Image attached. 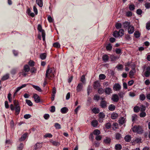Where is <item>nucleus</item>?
I'll use <instances>...</instances> for the list:
<instances>
[{
	"label": "nucleus",
	"mask_w": 150,
	"mask_h": 150,
	"mask_svg": "<svg viewBox=\"0 0 150 150\" xmlns=\"http://www.w3.org/2000/svg\"><path fill=\"white\" fill-rule=\"evenodd\" d=\"M132 129L133 132L138 134H142L144 131L142 127L140 126L135 125Z\"/></svg>",
	"instance_id": "f257e3e1"
},
{
	"label": "nucleus",
	"mask_w": 150,
	"mask_h": 150,
	"mask_svg": "<svg viewBox=\"0 0 150 150\" xmlns=\"http://www.w3.org/2000/svg\"><path fill=\"white\" fill-rule=\"evenodd\" d=\"M38 30L39 32L41 33L43 40L45 41V30L42 29V27L41 25L40 24L38 25Z\"/></svg>",
	"instance_id": "f03ea898"
},
{
	"label": "nucleus",
	"mask_w": 150,
	"mask_h": 150,
	"mask_svg": "<svg viewBox=\"0 0 150 150\" xmlns=\"http://www.w3.org/2000/svg\"><path fill=\"white\" fill-rule=\"evenodd\" d=\"M111 99L114 102H117L119 100V98L117 94H114L112 95Z\"/></svg>",
	"instance_id": "7ed1b4c3"
},
{
	"label": "nucleus",
	"mask_w": 150,
	"mask_h": 150,
	"mask_svg": "<svg viewBox=\"0 0 150 150\" xmlns=\"http://www.w3.org/2000/svg\"><path fill=\"white\" fill-rule=\"evenodd\" d=\"M33 98H34L35 101L36 103H38L40 102V100L39 96L37 94L34 93L33 94Z\"/></svg>",
	"instance_id": "20e7f679"
},
{
	"label": "nucleus",
	"mask_w": 150,
	"mask_h": 150,
	"mask_svg": "<svg viewBox=\"0 0 150 150\" xmlns=\"http://www.w3.org/2000/svg\"><path fill=\"white\" fill-rule=\"evenodd\" d=\"M121 88V86L118 83H115L113 87V90L115 91H119Z\"/></svg>",
	"instance_id": "39448f33"
},
{
	"label": "nucleus",
	"mask_w": 150,
	"mask_h": 150,
	"mask_svg": "<svg viewBox=\"0 0 150 150\" xmlns=\"http://www.w3.org/2000/svg\"><path fill=\"white\" fill-rule=\"evenodd\" d=\"M107 102L105 100H101L100 102V106L103 108H106L107 106Z\"/></svg>",
	"instance_id": "423d86ee"
},
{
	"label": "nucleus",
	"mask_w": 150,
	"mask_h": 150,
	"mask_svg": "<svg viewBox=\"0 0 150 150\" xmlns=\"http://www.w3.org/2000/svg\"><path fill=\"white\" fill-rule=\"evenodd\" d=\"M144 75L146 77H148L150 76V67L148 66L146 69V71L144 73Z\"/></svg>",
	"instance_id": "0eeeda50"
},
{
	"label": "nucleus",
	"mask_w": 150,
	"mask_h": 150,
	"mask_svg": "<svg viewBox=\"0 0 150 150\" xmlns=\"http://www.w3.org/2000/svg\"><path fill=\"white\" fill-rule=\"evenodd\" d=\"M128 28V33L129 34L133 33L134 31V27L132 25H130Z\"/></svg>",
	"instance_id": "6e6552de"
},
{
	"label": "nucleus",
	"mask_w": 150,
	"mask_h": 150,
	"mask_svg": "<svg viewBox=\"0 0 150 150\" xmlns=\"http://www.w3.org/2000/svg\"><path fill=\"white\" fill-rule=\"evenodd\" d=\"M104 91L106 94L109 95L112 93V91L110 88L108 87L105 88Z\"/></svg>",
	"instance_id": "1a4fd4ad"
},
{
	"label": "nucleus",
	"mask_w": 150,
	"mask_h": 150,
	"mask_svg": "<svg viewBox=\"0 0 150 150\" xmlns=\"http://www.w3.org/2000/svg\"><path fill=\"white\" fill-rule=\"evenodd\" d=\"M83 84L82 83H80L78 84L76 87V91L77 92L80 91L83 88Z\"/></svg>",
	"instance_id": "9d476101"
},
{
	"label": "nucleus",
	"mask_w": 150,
	"mask_h": 150,
	"mask_svg": "<svg viewBox=\"0 0 150 150\" xmlns=\"http://www.w3.org/2000/svg\"><path fill=\"white\" fill-rule=\"evenodd\" d=\"M42 147V143L37 142L34 146L33 150H37L38 148Z\"/></svg>",
	"instance_id": "9b49d317"
},
{
	"label": "nucleus",
	"mask_w": 150,
	"mask_h": 150,
	"mask_svg": "<svg viewBox=\"0 0 150 150\" xmlns=\"http://www.w3.org/2000/svg\"><path fill=\"white\" fill-rule=\"evenodd\" d=\"M122 25L123 26V28L125 29L127 28L130 25V22L128 21L124 22L122 23Z\"/></svg>",
	"instance_id": "f8f14e48"
},
{
	"label": "nucleus",
	"mask_w": 150,
	"mask_h": 150,
	"mask_svg": "<svg viewBox=\"0 0 150 150\" xmlns=\"http://www.w3.org/2000/svg\"><path fill=\"white\" fill-rule=\"evenodd\" d=\"M100 86V83L99 81H95L93 83V88L95 89L99 87Z\"/></svg>",
	"instance_id": "ddd939ff"
},
{
	"label": "nucleus",
	"mask_w": 150,
	"mask_h": 150,
	"mask_svg": "<svg viewBox=\"0 0 150 150\" xmlns=\"http://www.w3.org/2000/svg\"><path fill=\"white\" fill-rule=\"evenodd\" d=\"M28 135V133H26L24 134L21 137L19 138V140L20 142L23 141L27 137Z\"/></svg>",
	"instance_id": "4468645a"
},
{
	"label": "nucleus",
	"mask_w": 150,
	"mask_h": 150,
	"mask_svg": "<svg viewBox=\"0 0 150 150\" xmlns=\"http://www.w3.org/2000/svg\"><path fill=\"white\" fill-rule=\"evenodd\" d=\"M60 111L62 114H65L68 111V108L66 107H64L61 109Z\"/></svg>",
	"instance_id": "2eb2a0df"
},
{
	"label": "nucleus",
	"mask_w": 150,
	"mask_h": 150,
	"mask_svg": "<svg viewBox=\"0 0 150 150\" xmlns=\"http://www.w3.org/2000/svg\"><path fill=\"white\" fill-rule=\"evenodd\" d=\"M125 118L124 117H121L118 120L119 123L122 125L125 122Z\"/></svg>",
	"instance_id": "dca6fc26"
},
{
	"label": "nucleus",
	"mask_w": 150,
	"mask_h": 150,
	"mask_svg": "<svg viewBox=\"0 0 150 150\" xmlns=\"http://www.w3.org/2000/svg\"><path fill=\"white\" fill-rule=\"evenodd\" d=\"M30 68L27 64L25 65L23 67V70L25 72H28L30 70Z\"/></svg>",
	"instance_id": "f3484780"
},
{
	"label": "nucleus",
	"mask_w": 150,
	"mask_h": 150,
	"mask_svg": "<svg viewBox=\"0 0 150 150\" xmlns=\"http://www.w3.org/2000/svg\"><path fill=\"white\" fill-rule=\"evenodd\" d=\"M52 71V70H50V69H47L45 74V76L46 78L48 79L50 78L51 76L49 75L48 74H50L51 72Z\"/></svg>",
	"instance_id": "a211bd4d"
},
{
	"label": "nucleus",
	"mask_w": 150,
	"mask_h": 150,
	"mask_svg": "<svg viewBox=\"0 0 150 150\" xmlns=\"http://www.w3.org/2000/svg\"><path fill=\"white\" fill-rule=\"evenodd\" d=\"M36 2L40 7L43 6V2L42 0H36Z\"/></svg>",
	"instance_id": "6ab92c4d"
},
{
	"label": "nucleus",
	"mask_w": 150,
	"mask_h": 150,
	"mask_svg": "<svg viewBox=\"0 0 150 150\" xmlns=\"http://www.w3.org/2000/svg\"><path fill=\"white\" fill-rule=\"evenodd\" d=\"M131 139V136L129 135H126L125 138L124 139L126 142H129L130 141Z\"/></svg>",
	"instance_id": "aec40b11"
},
{
	"label": "nucleus",
	"mask_w": 150,
	"mask_h": 150,
	"mask_svg": "<svg viewBox=\"0 0 150 150\" xmlns=\"http://www.w3.org/2000/svg\"><path fill=\"white\" fill-rule=\"evenodd\" d=\"M118 116V115L117 113L113 112L111 115V117L112 119H115L117 118Z\"/></svg>",
	"instance_id": "412c9836"
},
{
	"label": "nucleus",
	"mask_w": 150,
	"mask_h": 150,
	"mask_svg": "<svg viewBox=\"0 0 150 150\" xmlns=\"http://www.w3.org/2000/svg\"><path fill=\"white\" fill-rule=\"evenodd\" d=\"M108 108L110 110L113 111L115 110V107L114 105L110 104Z\"/></svg>",
	"instance_id": "4be33fe9"
},
{
	"label": "nucleus",
	"mask_w": 150,
	"mask_h": 150,
	"mask_svg": "<svg viewBox=\"0 0 150 150\" xmlns=\"http://www.w3.org/2000/svg\"><path fill=\"white\" fill-rule=\"evenodd\" d=\"M102 59L104 62H106L108 60L109 57L107 55L105 54L103 56Z\"/></svg>",
	"instance_id": "5701e85b"
},
{
	"label": "nucleus",
	"mask_w": 150,
	"mask_h": 150,
	"mask_svg": "<svg viewBox=\"0 0 150 150\" xmlns=\"http://www.w3.org/2000/svg\"><path fill=\"white\" fill-rule=\"evenodd\" d=\"M50 142L52 143L53 145L55 146H58L60 145V143L58 142L53 141L51 140L50 141Z\"/></svg>",
	"instance_id": "b1692460"
},
{
	"label": "nucleus",
	"mask_w": 150,
	"mask_h": 150,
	"mask_svg": "<svg viewBox=\"0 0 150 150\" xmlns=\"http://www.w3.org/2000/svg\"><path fill=\"white\" fill-rule=\"evenodd\" d=\"M91 124L93 127H96L98 124V122L96 120H93L92 121Z\"/></svg>",
	"instance_id": "393cba45"
},
{
	"label": "nucleus",
	"mask_w": 150,
	"mask_h": 150,
	"mask_svg": "<svg viewBox=\"0 0 150 150\" xmlns=\"http://www.w3.org/2000/svg\"><path fill=\"white\" fill-rule=\"evenodd\" d=\"M106 49L108 51H111L112 49V46L111 44H108L106 47Z\"/></svg>",
	"instance_id": "a878e982"
},
{
	"label": "nucleus",
	"mask_w": 150,
	"mask_h": 150,
	"mask_svg": "<svg viewBox=\"0 0 150 150\" xmlns=\"http://www.w3.org/2000/svg\"><path fill=\"white\" fill-rule=\"evenodd\" d=\"M92 112L95 114H97L100 112V110L98 108H94L92 110Z\"/></svg>",
	"instance_id": "bb28decb"
},
{
	"label": "nucleus",
	"mask_w": 150,
	"mask_h": 150,
	"mask_svg": "<svg viewBox=\"0 0 150 150\" xmlns=\"http://www.w3.org/2000/svg\"><path fill=\"white\" fill-rule=\"evenodd\" d=\"M32 86L36 90L39 92H41L42 91V90L41 88L38 86L33 85Z\"/></svg>",
	"instance_id": "cd10ccee"
},
{
	"label": "nucleus",
	"mask_w": 150,
	"mask_h": 150,
	"mask_svg": "<svg viewBox=\"0 0 150 150\" xmlns=\"http://www.w3.org/2000/svg\"><path fill=\"white\" fill-rule=\"evenodd\" d=\"M9 78V74H6L3 76L1 78V80L2 81H5L8 79Z\"/></svg>",
	"instance_id": "c85d7f7f"
},
{
	"label": "nucleus",
	"mask_w": 150,
	"mask_h": 150,
	"mask_svg": "<svg viewBox=\"0 0 150 150\" xmlns=\"http://www.w3.org/2000/svg\"><path fill=\"white\" fill-rule=\"evenodd\" d=\"M24 145L23 143H21L17 147V150H22L23 148Z\"/></svg>",
	"instance_id": "c756f323"
},
{
	"label": "nucleus",
	"mask_w": 150,
	"mask_h": 150,
	"mask_svg": "<svg viewBox=\"0 0 150 150\" xmlns=\"http://www.w3.org/2000/svg\"><path fill=\"white\" fill-rule=\"evenodd\" d=\"M46 56L47 54L46 53H42L40 55V58L44 60L45 59Z\"/></svg>",
	"instance_id": "7c9ffc66"
},
{
	"label": "nucleus",
	"mask_w": 150,
	"mask_h": 150,
	"mask_svg": "<svg viewBox=\"0 0 150 150\" xmlns=\"http://www.w3.org/2000/svg\"><path fill=\"white\" fill-rule=\"evenodd\" d=\"M15 110L16 114H18L20 110V106L15 107Z\"/></svg>",
	"instance_id": "2f4dec72"
},
{
	"label": "nucleus",
	"mask_w": 150,
	"mask_h": 150,
	"mask_svg": "<svg viewBox=\"0 0 150 150\" xmlns=\"http://www.w3.org/2000/svg\"><path fill=\"white\" fill-rule=\"evenodd\" d=\"M134 37L136 38H138L140 36V34L138 31H136L134 33Z\"/></svg>",
	"instance_id": "473e14b6"
},
{
	"label": "nucleus",
	"mask_w": 150,
	"mask_h": 150,
	"mask_svg": "<svg viewBox=\"0 0 150 150\" xmlns=\"http://www.w3.org/2000/svg\"><path fill=\"white\" fill-rule=\"evenodd\" d=\"M116 28L117 29H119L122 27V24L120 23H117L115 25Z\"/></svg>",
	"instance_id": "72a5a7b5"
},
{
	"label": "nucleus",
	"mask_w": 150,
	"mask_h": 150,
	"mask_svg": "<svg viewBox=\"0 0 150 150\" xmlns=\"http://www.w3.org/2000/svg\"><path fill=\"white\" fill-rule=\"evenodd\" d=\"M122 148V146L120 144H116L115 145V148L116 150H120Z\"/></svg>",
	"instance_id": "f704fd0d"
},
{
	"label": "nucleus",
	"mask_w": 150,
	"mask_h": 150,
	"mask_svg": "<svg viewBox=\"0 0 150 150\" xmlns=\"http://www.w3.org/2000/svg\"><path fill=\"white\" fill-rule=\"evenodd\" d=\"M115 138L117 140H119L122 138L121 135L119 133H117L115 134Z\"/></svg>",
	"instance_id": "c9c22d12"
},
{
	"label": "nucleus",
	"mask_w": 150,
	"mask_h": 150,
	"mask_svg": "<svg viewBox=\"0 0 150 150\" xmlns=\"http://www.w3.org/2000/svg\"><path fill=\"white\" fill-rule=\"evenodd\" d=\"M113 36L115 38H117L120 36L117 31H115L113 34Z\"/></svg>",
	"instance_id": "e433bc0d"
},
{
	"label": "nucleus",
	"mask_w": 150,
	"mask_h": 150,
	"mask_svg": "<svg viewBox=\"0 0 150 150\" xmlns=\"http://www.w3.org/2000/svg\"><path fill=\"white\" fill-rule=\"evenodd\" d=\"M146 98L145 95L143 94H141L139 96V99L143 101Z\"/></svg>",
	"instance_id": "4c0bfd02"
},
{
	"label": "nucleus",
	"mask_w": 150,
	"mask_h": 150,
	"mask_svg": "<svg viewBox=\"0 0 150 150\" xmlns=\"http://www.w3.org/2000/svg\"><path fill=\"white\" fill-rule=\"evenodd\" d=\"M118 32L119 35H120V36H122L124 35V31L123 29H120Z\"/></svg>",
	"instance_id": "58836bf2"
},
{
	"label": "nucleus",
	"mask_w": 150,
	"mask_h": 150,
	"mask_svg": "<svg viewBox=\"0 0 150 150\" xmlns=\"http://www.w3.org/2000/svg\"><path fill=\"white\" fill-rule=\"evenodd\" d=\"M140 108L138 106H136L134 108V111L135 112H138Z\"/></svg>",
	"instance_id": "ea45409f"
},
{
	"label": "nucleus",
	"mask_w": 150,
	"mask_h": 150,
	"mask_svg": "<svg viewBox=\"0 0 150 150\" xmlns=\"http://www.w3.org/2000/svg\"><path fill=\"white\" fill-rule=\"evenodd\" d=\"M93 133L95 135H98L100 134V132L98 129H95Z\"/></svg>",
	"instance_id": "a19ab883"
},
{
	"label": "nucleus",
	"mask_w": 150,
	"mask_h": 150,
	"mask_svg": "<svg viewBox=\"0 0 150 150\" xmlns=\"http://www.w3.org/2000/svg\"><path fill=\"white\" fill-rule=\"evenodd\" d=\"M26 103L29 106H31L33 105V103L31 101L29 100L26 99L25 100Z\"/></svg>",
	"instance_id": "79ce46f5"
},
{
	"label": "nucleus",
	"mask_w": 150,
	"mask_h": 150,
	"mask_svg": "<svg viewBox=\"0 0 150 150\" xmlns=\"http://www.w3.org/2000/svg\"><path fill=\"white\" fill-rule=\"evenodd\" d=\"M54 126L57 129H60L61 128V125L58 123H55Z\"/></svg>",
	"instance_id": "37998d69"
},
{
	"label": "nucleus",
	"mask_w": 150,
	"mask_h": 150,
	"mask_svg": "<svg viewBox=\"0 0 150 150\" xmlns=\"http://www.w3.org/2000/svg\"><path fill=\"white\" fill-rule=\"evenodd\" d=\"M98 93L100 94L103 93L104 92H105L103 89L101 88H99L98 90Z\"/></svg>",
	"instance_id": "c03bdc74"
},
{
	"label": "nucleus",
	"mask_w": 150,
	"mask_h": 150,
	"mask_svg": "<svg viewBox=\"0 0 150 150\" xmlns=\"http://www.w3.org/2000/svg\"><path fill=\"white\" fill-rule=\"evenodd\" d=\"M132 13L131 11H128L126 13V16L127 17H130L132 16Z\"/></svg>",
	"instance_id": "a18cd8bd"
},
{
	"label": "nucleus",
	"mask_w": 150,
	"mask_h": 150,
	"mask_svg": "<svg viewBox=\"0 0 150 150\" xmlns=\"http://www.w3.org/2000/svg\"><path fill=\"white\" fill-rule=\"evenodd\" d=\"M105 115L103 112H100L99 114V117L101 118H104Z\"/></svg>",
	"instance_id": "49530a36"
},
{
	"label": "nucleus",
	"mask_w": 150,
	"mask_h": 150,
	"mask_svg": "<svg viewBox=\"0 0 150 150\" xmlns=\"http://www.w3.org/2000/svg\"><path fill=\"white\" fill-rule=\"evenodd\" d=\"M53 46L56 48H59L60 47V45L59 43L56 42L53 44Z\"/></svg>",
	"instance_id": "de8ad7c7"
},
{
	"label": "nucleus",
	"mask_w": 150,
	"mask_h": 150,
	"mask_svg": "<svg viewBox=\"0 0 150 150\" xmlns=\"http://www.w3.org/2000/svg\"><path fill=\"white\" fill-rule=\"evenodd\" d=\"M129 8L131 11H133L135 9V6L133 4H130L129 6Z\"/></svg>",
	"instance_id": "09e8293b"
},
{
	"label": "nucleus",
	"mask_w": 150,
	"mask_h": 150,
	"mask_svg": "<svg viewBox=\"0 0 150 150\" xmlns=\"http://www.w3.org/2000/svg\"><path fill=\"white\" fill-rule=\"evenodd\" d=\"M106 76L103 74H100L99 76V78L100 80H104Z\"/></svg>",
	"instance_id": "8fccbe9b"
},
{
	"label": "nucleus",
	"mask_w": 150,
	"mask_h": 150,
	"mask_svg": "<svg viewBox=\"0 0 150 150\" xmlns=\"http://www.w3.org/2000/svg\"><path fill=\"white\" fill-rule=\"evenodd\" d=\"M44 137L45 138L48 137L51 138L52 137V135L50 133H47L45 134Z\"/></svg>",
	"instance_id": "3c124183"
},
{
	"label": "nucleus",
	"mask_w": 150,
	"mask_h": 150,
	"mask_svg": "<svg viewBox=\"0 0 150 150\" xmlns=\"http://www.w3.org/2000/svg\"><path fill=\"white\" fill-rule=\"evenodd\" d=\"M116 67L119 70H122L123 69V66L120 64L117 65Z\"/></svg>",
	"instance_id": "603ef678"
},
{
	"label": "nucleus",
	"mask_w": 150,
	"mask_h": 150,
	"mask_svg": "<svg viewBox=\"0 0 150 150\" xmlns=\"http://www.w3.org/2000/svg\"><path fill=\"white\" fill-rule=\"evenodd\" d=\"M135 70L134 69V71L131 70L129 73V75L130 77L134 75V73H135Z\"/></svg>",
	"instance_id": "864d4df0"
},
{
	"label": "nucleus",
	"mask_w": 150,
	"mask_h": 150,
	"mask_svg": "<svg viewBox=\"0 0 150 150\" xmlns=\"http://www.w3.org/2000/svg\"><path fill=\"white\" fill-rule=\"evenodd\" d=\"M110 139L109 138H107L104 140V142L105 143L109 144L110 142Z\"/></svg>",
	"instance_id": "5fc2aeb1"
},
{
	"label": "nucleus",
	"mask_w": 150,
	"mask_h": 150,
	"mask_svg": "<svg viewBox=\"0 0 150 150\" xmlns=\"http://www.w3.org/2000/svg\"><path fill=\"white\" fill-rule=\"evenodd\" d=\"M28 64L30 66L33 67L34 66L35 62L33 61L30 60Z\"/></svg>",
	"instance_id": "6e6d98bb"
},
{
	"label": "nucleus",
	"mask_w": 150,
	"mask_h": 150,
	"mask_svg": "<svg viewBox=\"0 0 150 150\" xmlns=\"http://www.w3.org/2000/svg\"><path fill=\"white\" fill-rule=\"evenodd\" d=\"M146 114L144 111L142 112L140 114V117H145L146 116Z\"/></svg>",
	"instance_id": "4d7b16f0"
},
{
	"label": "nucleus",
	"mask_w": 150,
	"mask_h": 150,
	"mask_svg": "<svg viewBox=\"0 0 150 150\" xmlns=\"http://www.w3.org/2000/svg\"><path fill=\"white\" fill-rule=\"evenodd\" d=\"M125 93L123 92H120L118 94V96H119L120 98H122L124 97Z\"/></svg>",
	"instance_id": "13d9d810"
},
{
	"label": "nucleus",
	"mask_w": 150,
	"mask_h": 150,
	"mask_svg": "<svg viewBox=\"0 0 150 150\" xmlns=\"http://www.w3.org/2000/svg\"><path fill=\"white\" fill-rule=\"evenodd\" d=\"M144 6L146 8L149 9L150 8V3H146L144 4Z\"/></svg>",
	"instance_id": "bf43d9fd"
},
{
	"label": "nucleus",
	"mask_w": 150,
	"mask_h": 150,
	"mask_svg": "<svg viewBox=\"0 0 150 150\" xmlns=\"http://www.w3.org/2000/svg\"><path fill=\"white\" fill-rule=\"evenodd\" d=\"M81 81L83 83H84L85 82V76L83 75L81 76Z\"/></svg>",
	"instance_id": "052dcab7"
},
{
	"label": "nucleus",
	"mask_w": 150,
	"mask_h": 150,
	"mask_svg": "<svg viewBox=\"0 0 150 150\" xmlns=\"http://www.w3.org/2000/svg\"><path fill=\"white\" fill-rule=\"evenodd\" d=\"M111 125L110 123L108 122L106 123L105 127L107 129H109L111 127Z\"/></svg>",
	"instance_id": "680f3d73"
},
{
	"label": "nucleus",
	"mask_w": 150,
	"mask_h": 150,
	"mask_svg": "<svg viewBox=\"0 0 150 150\" xmlns=\"http://www.w3.org/2000/svg\"><path fill=\"white\" fill-rule=\"evenodd\" d=\"M137 117V115L136 114L133 115L132 116V121L133 122H134Z\"/></svg>",
	"instance_id": "e2e57ef3"
},
{
	"label": "nucleus",
	"mask_w": 150,
	"mask_h": 150,
	"mask_svg": "<svg viewBox=\"0 0 150 150\" xmlns=\"http://www.w3.org/2000/svg\"><path fill=\"white\" fill-rule=\"evenodd\" d=\"M13 104L15 107L19 106V103L16 100H14L13 101Z\"/></svg>",
	"instance_id": "0e129e2a"
},
{
	"label": "nucleus",
	"mask_w": 150,
	"mask_h": 150,
	"mask_svg": "<svg viewBox=\"0 0 150 150\" xmlns=\"http://www.w3.org/2000/svg\"><path fill=\"white\" fill-rule=\"evenodd\" d=\"M140 110L142 112L146 110L145 106L143 105L141 106L140 107Z\"/></svg>",
	"instance_id": "69168bd1"
},
{
	"label": "nucleus",
	"mask_w": 150,
	"mask_h": 150,
	"mask_svg": "<svg viewBox=\"0 0 150 150\" xmlns=\"http://www.w3.org/2000/svg\"><path fill=\"white\" fill-rule=\"evenodd\" d=\"M31 117V115L29 114H26L24 115V118L25 119H28L30 118Z\"/></svg>",
	"instance_id": "338daca9"
},
{
	"label": "nucleus",
	"mask_w": 150,
	"mask_h": 150,
	"mask_svg": "<svg viewBox=\"0 0 150 150\" xmlns=\"http://www.w3.org/2000/svg\"><path fill=\"white\" fill-rule=\"evenodd\" d=\"M146 28L148 30H150V23H147L146 24Z\"/></svg>",
	"instance_id": "774afa93"
}]
</instances>
